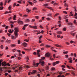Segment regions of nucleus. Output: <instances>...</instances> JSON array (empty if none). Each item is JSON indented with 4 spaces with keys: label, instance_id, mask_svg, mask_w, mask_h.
I'll return each mask as SVG.
<instances>
[{
    "label": "nucleus",
    "instance_id": "nucleus-1",
    "mask_svg": "<svg viewBox=\"0 0 77 77\" xmlns=\"http://www.w3.org/2000/svg\"><path fill=\"white\" fill-rule=\"evenodd\" d=\"M14 35H15V36L16 37H18V32H19V29L18 28L16 27L14 28Z\"/></svg>",
    "mask_w": 77,
    "mask_h": 77
},
{
    "label": "nucleus",
    "instance_id": "nucleus-2",
    "mask_svg": "<svg viewBox=\"0 0 77 77\" xmlns=\"http://www.w3.org/2000/svg\"><path fill=\"white\" fill-rule=\"evenodd\" d=\"M39 64L41 65L42 66H44L45 65V62L43 61L39 60Z\"/></svg>",
    "mask_w": 77,
    "mask_h": 77
},
{
    "label": "nucleus",
    "instance_id": "nucleus-3",
    "mask_svg": "<svg viewBox=\"0 0 77 77\" xmlns=\"http://www.w3.org/2000/svg\"><path fill=\"white\" fill-rule=\"evenodd\" d=\"M29 27L30 28H32V29H38V26H32L31 25H29Z\"/></svg>",
    "mask_w": 77,
    "mask_h": 77
},
{
    "label": "nucleus",
    "instance_id": "nucleus-4",
    "mask_svg": "<svg viewBox=\"0 0 77 77\" xmlns=\"http://www.w3.org/2000/svg\"><path fill=\"white\" fill-rule=\"evenodd\" d=\"M1 65L2 66H3L5 67V66H6V62L5 61L2 62L1 63Z\"/></svg>",
    "mask_w": 77,
    "mask_h": 77
},
{
    "label": "nucleus",
    "instance_id": "nucleus-5",
    "mask_svg": "<svg viewBox=\"0 0 77 77\" xmlns=\"http://www.w3.org/2000/svg\"><path fill=\"white\" fill-rule=\"evenodd\" d=\"M50 54L49 52H48L46 53L45 54V57H50Z\"/></svg>",
    "mask_w": 77,
    "mask_h": 77
},
{
    "label": "nucleus",
    "instance_id": "nucleus-6",
    "mask_svg": "<svg viewBox=\"0 0 77 77\" xmlns=\"http://www.w3.org/2000/svg\"><path fill=\"white\" fill-rule=\"evenodd\" d=\"M40 52H41V51H40V50H37V54L38 57H40V54H39Z\"/></svg>",
    "mask_w": 77,
    "mask_h": 77
},
{
    "label": "nucleus",
    "instance_id": "nucleus-7",
    "mask_svg": "<svg viewBox=\"0 0 77 77\" xmlns=\"http://www.w3.org/2000/svg\"><path fill=\"white\" fill-rule=\"evenodd\" d=\"M18 24H23V22L21 20H18L17 21Z\"/></svg>",
    "mask_w": 77,
    "mask_h": 77
},
{
    "label": "nucleus",
    "instance_id": "nucleus-8",
    "mask_svg": "<svg viewBox=\"0 0 77 77\" xmlns=\"http://www.w3.org/2000/svg\"><path fill=\"white\" fill-rule=\"evenodd\" d=\"M37 72L36 70H33L31 72V74H36Z\"/></svg>",
    "mask_w": 77,
    "mask_h": 77
},
{
    "label": "nucleus",
    "instance_id": "nucleus-9",
    "mask_svg": "<svg viewBox=\"0 0 77 77\" xmlns=\"http://www.w3.org/2000/svg\"><path fill=\"white\" fill-rule=\"evenodd\" d=\"M11 37L12 39H13V40L15 39H16V38H17V37H16V36H15V37H14V35H11Z\"/></svg>",
    "mask_w": 77,
    "mask_h": 77
},
{
    "label": "nucleus",
    "instance_id": "nucleus-10",
    "mask_svg": "<svg viewBox=\"0 0 77 77\" xmlns=\"http://www.w3.org/2000/svg\"><path fill=\"white\" fill-rule=\"evenodd\" d=\"M45 59V57H41V59H40L39 60L43 61V60H44Z\"/></svg>",
    "mask_w": 77,
    "mask_h": 77
},
{
    "label": "nucleus",
    "instance_id": "nucleus-11",
    "mask_svg": "<svg viewBox=\"0 0 77 77\" xmlns=\"http://www.w3.org/2000/svg\"><path fill=\"white\" fill-rule=\"evenodd\" d=\"M70 34H71V35H72V36H74L75 35V34H76V32H75L73 33L72 32H71L70 33Z\"/></svg>",
    "mask_w": 77,
    "mask_h": 77
},
{
    "label": "nucleus",
    "instance_id": "nucleus-12",
    "mask_svg": "<svg viewBox=\"0 0 77 77\" xmlns=\"http://www.w3.org/2000/svg\"><path fill=\"white\" fill-rule=\"evenodd\" d=\"M23 45L24 46V47H26L27 46V43L26 42H24L23 43Z\"/></svg>",
    "mask_w": 77,
    "mask_h": 77
},
{
    "label": "nucleus",
    "instance_id": "nucleus-13",
    "mask_svg": "<svg viewBox=\"0 0 77 77\" xmlns=\"http://www.w3.org/2000/svg\"><path fill=\"white\" fill-rule=\"evenodd\" d=\"M62 33V31H58L57 32V35H61Z\"/></svg>",
    "mask_w": 77,
    "mask_h": 77
},
{
    "label": "nucleus",
    "instance_id": "nucleus-14",
    "mask_svg": "<svg viewBox=\"0 0 77 77\" xmlns=\"http://www.w3.org/2000/svg\"><path fill=\"white\" fill-rule=\"evenodd\" d=\"M23 49L24 50H25V51H30V50H31V49H26V48H24Z\"/></svg>",
    "mask_w": 77,
    "mask_h": 77
},
{
    "label": "nucleus",
    "instance_id": "nucleus-15",
    "mask_svg": "<svg viewBox=\"0 0 77 77\" xmlns=\"http://www.w3.org/2000/svg\"><path fill=\"white\" fill-rule=\"evenodd\" d=\"M54 45L55 46H56V47H61V46H60V45H59L58 44H55Z\"/></svg>",
    "mask_w": 77,
    "mask_h": 77
},
{
    "label": "nucleus",
    "instance_id": "nucleus-16",
    "mask_svg": "<svg viewBox=\"0 0 77 77\" xmlns=\"http://www.w3.org/2000/svg\"><path fill=\"white\" fill-rule=\"evenodd\" d=\"M15 46H16V45L13 44L11 45V47H15Z\"/></svg>",
    "mask_w": 77,
    "mask_h": 77
},
{
    "label": "nucleus",
    "instance_id": "nucleus-17",
    "mask_svg": "<svg viewBox=\"0 0 77 77\" xmlns=\"http://www.w3.org/2000/svg\"><path fill=\"white\" fill-rule=\"evenodd\" d=\"M26 11H27V12L28 13H29L30 11H31V10H29L28 8H26Z\"/></svg>",
    "mask_w": 77,
    "mask_h": 77
},
{
    "label": "nucleus",
    "instance_id": "nucleus-18",
    "mask_svg": "<svg viewBox=\"0 0 77 77\" xmlns=\"http://www.w3.org/2000/svg\"><path fill=\"white\" fill-rule=\"evenodd\" d=\"M69 16L70 17L73 16V14H72V11H71L70 12Z\"/></svg>",
    "mask_w": 77,
    "mask_h": 77
},
{
    "label": "nucleus",
    "instance_id": "nucleus-19",
    "mask_svg": "<svg viewBox=\"0 0 77 77\" xmlns=\"http://www.w3.org/2000/svg\"><path fill=\"white\" fill-rule=\"evenodd\" d=\"M56 65H57L56 62H54L52 63V65L53 66H54Z\"/></svg>",
    "mask_w": 77,
    "mask_h": 77
},
{
    "label": "nucleus",
    "instance_id": "nucleus-20",
    "mask_svg": "<svg viewBox=\"0 0 77 77\" xmlns=\"http://www.w3.org/2000/svg\"><path fill=\"white\" fill-rule=\"evenodd\" d=\"M49 66H46V70H48V69H49Z\"/></svg>",
    "mask_w": 77,
    "mask_h": 77
},
{
    "label": "nucleus",
    "instance_id": "nucleus-21",
    "mask_svg": "<svg viewBox=\"0 0 77 77\" xmlns=\"http://www.w3.org/2000/svg\"><path fill=\"white\" fill-rule=\"evenodd\" d=\"M8 9L9 10H11V9H12V6H11V5H10L8 7Z\"/></svg>",
    "mask_w": 77,
    "mask_h": 77
},
{
    "label": "nucleus",
    "instance_id": "nucleus-22",
    "mask_svg": "<svg viewBox=\"0 0 77 77\" xmlns=\"http://www.w3.org/2000/svg\"><path fill=\"white\" fill-rule=\"evenodd\" d=\"M15 18H16V15H15L14 16V17L13 18V19L14 20H15Z\"/></svg>",
    "mask_w": 77,
    "mask_h": 77
},
{
    "label": "nucleus",
    "instance_id": "nucleus-23",
    "mask_svg": "<svg viewBox=\"0 0 77 77\" xmlns=\"http://www.w3.org/2000/svg\"><path fill=\"white\" fill-rule=\"evenodd\" d=\"M28 15L24 14L23 15V18H26V17H28Z\"/></svg>",
    "mask_w": 77,
    "mask_h": 77
},
{
    "label": "nucleus",
    "instance_id": "nucleus-24",
    "mask_svg": "<svg viewBox=\"0 0 77 77\" xmlns=\"http://www.w3.org/2000/svg\"><path fill=\"white\" fill-rule=\"evenodd\" d=\"M51 70L53 71H55L56 70V68L54 67H53L51 68Z\"/></svg>",
    "mask_w": 77,
    "mask_h": 77
},
{
    "label": "nucleus",
    "instance_id": "nucleus-25",
    "mask_svg": "<svg viewBox=\"0 0 77 77\" xmlns=\"http://www.w3.org/2000/svg\"><path fill=\"white\" fill-rule=\"evenodd\" d=\"M68 51H64L63 52V53L64 54H68Z\"/></svg>",
    "mask_w": 77,
    "mask_h": 77
},
{
    "label": "nucleus",
    "instance_id": "nucleus-26",
    "mask_svg": "<svg viewBox=\"0 0 77 77\" xmlns=\"http://www.w3.org/2000/svg\"><path fill=\"white\" fill-rule=\"evenodd\" d=\"M72 24V23H67V25L68 26H71Z\"/></svg>",
    "mask_w": 77,
    "mask_h": 77
},
{
    "label": "nucleus",
    "instance_id": "nucleus-27",
    "mask_svg": "<svg viewBox=\"0 0 77 77\" xmlns=\"http://www.w3.org/2000/svg\"><path fill=\"white\" fill-rule=\"evenodd\" d=\"M44 6H48V4H45L43 5Z\"/></svg>",
    "mask_w": 77,
    "mask_h": 77
},
{
    "label": "nucleus",
    "instance_id": "nucleus-28",
    "mask_svg": "<svg viewBox=\"0 0 77 77\" xmlns=\"http://www.w3.org/2000/svg\"><path fill=\"white\" fill-rule=\"evenodd\" d=\"M38 32V30H34L32 31V32L33 33H36V32Z\"/></svg>",
    "mask_w": 77,
    "mask_h": 77
},
{
    "label": "nucleus",
    "instance_id": "nucleus-29",
    "mask_svg": "<svg viewBox=\"0 0 77 77\" xmlns=\"http://www.w3.org/2000/svg\"><path fill=\"white\" fill-rule=\"evenodd\" d=\"M46 19L47 20H48V21H50V20H51V18H50V17L46 18Z\"/></svg>",
    "mask_w": 77,
    "mask_h": 77
},
{
    "label": "nucleus",
    "instance_id": "nucleus-30",
    "mask_svg": "<svg viewBox=\"0 0 77 77\" xmlns=\"http://www.w3.org/2000/svg\"><path fill=\"white\" fill-rule=\"evenodd\" d=\"M52 14L51 13H49L47 15V16L50 17V16H51Z\"/></svg>",
    "mask_w": 77,
    "mask_h": 77
},
{
    "label": "nucleus",
    "instance_id": "nucleus-31",
    "mask_svg": "<svg viewBox=\"0 0 77 77\" xmlns=\"http://www.w3.org/2000/svg\"><path fill=\"white\" fill-rule=\"evenodd\" d=\"M24 66H25V67H26V68L28 69V68H30V67H29V66H28L27 65H25Z\"/></svg>",
    "mask_w": 77,
    "mask_h": 77
},
{
    "label": "nucleus",
    "instance_id": "nucleus-32",
    "mask_svg": "<svg viewBox=\"0 0 77 77\" xmlns=\"http://www.w3.org/2000/svg\"><path fill=\"white\" fill-rule=\"evenodd\" d=\"M64 6H65V7H68V5L66 3H65L64 5Z\"/></svg>",
    "mask_w": 77,
    "mask_h": 77
},
{
    "label": "nucleus",
    "instance_id": "nucleus-33",
    "mask_svg": "<svg viewBox=\"0 0 77 77\" xmlns=\"http://www.w3.org/2000/svg\"><path fill=\"white\" fill-rule=\"evenodd\" d=\"M0 47L1 49L2 50H3V45H1Z\"/></svg>",
    "mask_w": 77,
    "mask_h": 77
},
{
    "label": "nucleus",
    "instance_id": "nucleus-34",
    "mask_svg": "<svg viewBox=\"0 0 77 77\" xmlns=\"http://www.w3.org/2000/svg\"><path fill=\"white\" fill-rule=\"evenodd\" d=\"M40 46L41 47H42V46H44V43H42L40 44Z\"/></svg>",
    "mask_w": 77,
    "mask_h": 77
},
{
    "label": "nucleus",
    "instance_id": "nucleus-35",
    "mask_svg": "<svg viewBox=\"0 0 77 77\" xmlns=\"http://www.w3.org/2000/svg\"><path fill=\"white\" fill-rule=\"evenodd\" d=\"M23 69V67L20 66L19 68V70H20V69Z\"/></svg>",
    "mask_w": 77,
    "mask_h": 77
},
{
    "label": "nucleus",
    "instance_id": "nucleus-36",
    "mask_svg": "<svg viewBox=\"0 0 77 77\" xmlns=\"http://www.w3.org/2000/svg\"><path fill=\"white\" fill-rule=\"evenodd\" d=\"M39 65V63H35V66H38Z\"/></svg>",
    "mask_w": 77,
    "mask_h": 77
},
{
    "label": "nucleus",
    "instance_id": "nucleus-37",
    "mask_svg": "<svg viewBox=\"0 0 77 77\" xmlns=\"http://www.w3.org/2000/svg\"><path fill=\"white\" fill-rule=\"evenodd\" d=\"M6 42H7V43H10V42H11V41L7 40L6 41Z\"/></svg>",
    "mask_w": 77,
    "mask_h": 77
},
{
    "label": "nucleus",
    "instance_id": "nucleus-38",
    "mask_svg": "<svg viewBox=\"0 0 77 77\" xmlns=\"http://www.w3.org/2000/svg\"><path fill=\"white\" fill-rule=\"evenodd\" d=\"M35 18H36L37 19V20H38V19H39V16H35Z\"/></svg>",
    "mask_w": 77,
    "mask_h": 77
},
{
    "label": "nucleus",
    "instance_id": "nucleus-39",
    "mask_svg": "<svg viewBox=\"0 0 77 77\" xmlns=\"http://www.w3.org/2000/svg\"><path fill=\"white\" fill-rule=\"evenodd\" d=\"M9 23H11V24H14V22L12 21H10Z\"/></svg>",
    "mask_w": 77,
    "mask_h": 77
},
{
    "label": "nucleus",
    "instance_id": "nucleus-40",
    "mask_svg": "<svg viewBox=\"0 0 77 77\" xmlns=\"http://www.w3.org/2000/svg\"><path fill=\"white\" fill-rule=\"evenodd\" d=\"M48 9H50L51 10H53V9H52V8L50 7H48Z\"/></svg>",
    "mask_w": 77,
    "mask_h": 77
},
{
    "label": "nucleus",
    "instance_id": "nucleus-41",
    "mask_svg": "<svg viewBox=\"0 0 77 77\" xmlns=\"http://www.w3.org/2000/svg\"><path fill=\"white\" fill-rule=\"evenodd\" d=\"M58 24H62V22L60 21H58L57 22Z\"/></svg>",
    "mask_w": 77,
    "mask_h": 77
},
{
    "label": "nucleus",
    "instance_id": "nucleus-42",
    "mask_svg": "<svg viewBox=\"0 0 77 77\" xmlns=\"http://www.w3.org/2000/svg\"><path fill=\"white\" fill-rule=\"evenodd\" d=\"M56 55L55 54H53V56L54 57V59H55V58H56Z\"/></svg>",
    "mask_w": 77,
    "mask_h": 77
},
{
    "label": "nucleus",
    "instance_id": "nucleus-43",
    "mask_svg": "<svg viewBox=\"0 0 77 77\" xmlns=\"http://www.w3.org/2000/svg\"><path fill=\"white\" fill-rule=\"evenodd\" d=\"M59 15V13H57V14H56L55 15L54 17H56V16H57V15Z\"/></svg>",
    "mask_w": 77,
    "mask_h": 77
},
{
    "label": "nucleus",
    "instance_id": "nucleus-44",
    "mask_svg": "<svg viewBox=\"0 0 77 77\" xmlns=\"http://www.w3.org/2000/svg\"><path fill=\"white\" fill-rule=\"evenodd\" d=\"M59 62H60L59 61H56V62H55V63H56V64H57L59 63Z\"/></svg>",
    "mask_w": 77,
    "mask_h": 77
},
{
    "label": "nucleus",
    "instance_id": "nucleus-45",
    "mask_svg": "<svg viewBox=\"0 0 77 77\" xmlns=\"http://www.w3.org/2000/svg\"><path fill=\"white\" fill-rule=\"evenodd\" d=\"M37 9V8L36 7H34L33 9H32V11H34V10H36Z\"/></svg>",
    "mask_w": 77,
    "mask_h": 77
},
{
    "label": "nucleus",
    "instance_id": "nucleus-46",
    "mask_svg": "<svg viewBox=\"0 0 77 77\" xmlns=\"http://www.w3.org/2000/svg\"><path fill=\"white\" fill-rule=\"evenodd\" d=\"M70 66V68H71L73 69L74 70H75V68H74L73 67L71 66Z\"/></svg>",
    "mask_w": 77,
    "mask_h": 77
},
{
    "label": "nucleus",
    "instance_id": "nucleus-47",
    "mask_svg": "<svg viewBox=\"0 0 77 77\" xmlns=\"http://www.w3.org/2000/svg\"><path fill=\"white\" fill-rule=\"evenodd\" d=\"M8 27H9V26H6L5 27V29H8Z\"/></svg>",
    "mask_w": 77,
    "mask_h": 77
},
{
    "label": "nucleus",
    "instance_id": "nucleus-48",
    "mask_svg": "<svg viewBox=\"0 0 77 77\" xmlns=\"http://www.w3.org/2000/svg\"><path fill=\"white\" fill-rule=\"evenodd\" d=\"M32 64L34 66H36V63L35 62L33 63Z\"/></svg>",
    "mask_w": 77,
    "mask_h": 77
},
{
    "label": "nucleus",
    "instance_id": "nucleus-49",
    "mask_svg": "<svg viewBox=\"0 0 77 77\" xmlns=\"http://www.w3.org/2000/svg\"><path fill=\"white\" fill-rule=\"evenodd\" d=\"M4 8L3 7H0V10H3Z\"/></svg>",
    "mask_w": 77,
    "mask_h": 77
},
{
    "label": "nucleus",
    "instance_id": "nucleus-50",
    "mask_svg": "<svg viewBox=\"0 0 77 77\" xmlns=\"http://www.w3.org/2000/svg\"><path fill=\"white\" fill-rule=\"evenodd\" d=\"M63 13L64 14H67L68 13H67V12L66 11H63Z\"/></svg>",
    "mask_w": 77,
    "mask_h": 77
},
{
    "label": "nucleus",
    "instance_id": "nucleus-51",
    "mask_svg": "<svg viewBox=\"0 0 77 77\" xmlns=\"http://www.w3.org/2000/svg\"><path fill=\"white\" fill-rule=\"evenodd\" d=\"M26 22H29L30 20L27 19L26 20Z\"/></svg>",
    "mask_w": 77,
    "mask_h": 77
},
{
    "label": "nucleus",
    "instance_id": "nucleus-52",
    "mask_svg": "<svg viewBox=\"0 0 77 77\" xmlns=\"http://www.w3.org/2000/svg\"><path fill=\"white\" fill-rule=\"evenodd\" d=\"M39 27L40 28H41V29H44V27H43V26H42V25H40Z\"/></svg>",
    "mask_w": 77,
    "mask_h": 77
},
{
    "label": "nucleus",
    "instance_id": "nucleus-53",
    "mask_svg": "<svg viewBox=\"0 0 77 77\" xmlns=\"http://www.w3.org/2000/svg\"><path fill=\"white\" fill-rule=\"evenodd\" d=\"M28 3H29V4L30 5H33V3H32V2H28Z\"/></svg>",
    "mask_w": 77,
    "mask_h": 77
},
{
    "label": "nucleus",
    "instance_id": "nucleus-54",
    "mask_svg": "<svg viewBox=\"0 0 77 77\" xmlns=\"http://www.w3.org/2000/svg\"><path fill=\"white\" fill-rule=\"evenodd\" d=\"M74 8L75 9V12H77V10L76 9V7H74Z\"/></svg>",
    "mask_w": 77,
    "mask_h": 77
},
{
    "label": "nucleus",
    "instance_id": "nucleus-55",
    "mask_svg": "<svg viewBox=\"0 0 77 77\" xmlns=\"http://www.w3.org/2000/svg\"><path fill=\"white\" fill-rule=\"evenodd\" d=\"M8 32H9L10 33H12V30H10L9 31H8Z\"/></svg>",
    "mask_w": 77,
    "mask_h": 77
},
{
    "label": "nucleus",
    "instance_id": "nucleus-56",
    "mask_svg": "<svg viewBox=\"0 0 77 77\" xmlns=\"http://www.w3.org/2000/svg\"><path fill=\"white\" fill-rule=\"evenodd\" d=\"M6 3H7V0H6L4 4V6H5L6 5Z\"/></svg>",
    "mask_w": 77,
    "mask_h": 77
},
{
    "label": "nucleus",
    "instance_id": "nucleus-57",
    "mask_svg": "<svg viewBox=\"0 0 77 77\" xmlns=\"http://www.w3.org/2000/svg\"><path fill=\"white\" fill-rule=\"evenodd\" d=\"M74 41H73L71 40L70 41V44H72V43H74Z\"/></svg>",
    "mask_w": 77,
    "mask_h": 77
},
{
    "label": "nucleus",
    "instance_id": "nucleus-58",
    "mask_svg": "<svg viewBox=\"0 0 77 77\" xmlns=\"http://www.w3.org/2000/svg\"><path fill=\"white\" fill-rule=\"evenodd\" d=\"M16 5H17V3H14L13 4L14 7H15L16 6Z\"/></svg>",
    "mask_w": 77,
    "mask_h": 77
},
{
    "label": "nucleus",
    "instance_id": "nucleus-59",
    "mask_svg": "<svg viewBox=\"0 0 77 77\" xmlns=\"http://www.w3.org/2000/svg\"><path fill=\"white\" fill-rule=\"evenodd\" d=\"M58 73L59 74H62V73L61 72H58Z\"/></svg>",
    "mask_w": 77,
    "mask_h": 77
},
{
    "label": "nucleus",
    "instance_id": "nucleus-60",
    "mask_svg": "<svg viewBox=\"0 0 77 77\" xmlns=\"http://www.w3.org/2000/svg\"><path fill=\"white\" fill-rule=\"evenodd\" d=\"M42 35H41L40 37H39V40H41V38H42Z\"/></svg>",
    "mask_w": 77,
    "mask_h": 77
},
{
    "label": "nucleus",
    "instance_id": "nucleus-61",
    "mask_svg": "<svg viewBox=\"0 0 77 77\" xmlns=\"http://www.w3.org/2000/svg\"><path fill=\"white\" fill-rule=\"evenodd\" d=\"M51 47V46L50 45H46V48H48V47Z\"/></svg>",
    "mask_w": 77,
    "mask_h": 77
},
{
    "label": "nucleus",
    "instance_id": "nucleus-62",
    "mask_svg": "<svg viewBox=\"0 0 77 77\" xmlns=\"http://www.w3.org/2000/svg\"><path fill=\"white\" fill-rule=\"evenodd\" d=\"M69 74H70V73H66V74L65 75H69Z\"/></svg>",
    "mask_w": 77,
    "mask_h": 77
},
{
    "label": "nucleus",
    "instance_id": "nucleus-63",
    "mask_svg": "<svg viewBox=\"0 0 77 77\" xmlns=\"http://www.w3.org/2000/svg\"><path fill=\"white\" fill-rule=\"evenodd\" d=\"M69 62L71 63H72V60H70L69 61Z\"/></svg>",
    "mask_w": 77,
    "mask_h": 77
},
{
    "label": "nucleus",
    "instance_id": "nucleus-64",
    "mask_svg": "<svg viewBox=\"0 0 77 77\" xmlns=\"http://www.w3.org/2000/svg\"><path fill=\"white\" fill-rule=\"evenodd\" d=\"M63 31H66V28H63Z\"/></svg>",
    "mask_w": 77,
    "mask_h": 77
}]
</instances>
